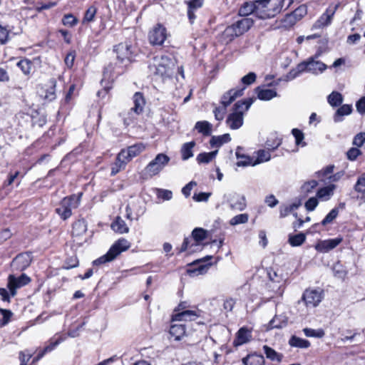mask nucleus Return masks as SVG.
Instances as JSON below:
<instances>
[{
	"label": "nucleus",
	"mask_w": 365,
	"mask_h": 365,
	"mask_svg": "<svg viewBox=\"0 0 365 365\" xmlns=\"http://www.w3.org/2000/svg\"><path fill=\"white\" fill-rule=\"evenodd\" d=\"M113 51L116 54V62L112 70L117 74L123 73L125 68L135 61V58L138 54V47L128 41L115 46Z\"/></svg>",
	"instance_id": "1"
},
{
	"label": "nucleus",
	"mask_w": 365,
	"mask_h": 365,
	"mask_svg": "<svg viewBox=\"0 0 365 365\" xmlns=\"http://www.w3.org/2000/svg\"><path fill=\"white\" fill-rule=\"evenodd\" d=\"M175 61L168 56H155L148 65L149 72L163 81L170 78L173 74Z\"/></svg>",
	"instance_id": "2"
},
{
	"label": "nucleus",
	"mask_w": 365,
	"mask_h": 365,
	"mask_svg": "<svg viewBox=\"0 0 365 365\" xmlns=\"http://www.w3.org/2000/svg\"><path fill=\"white\" fill-rule=\"evenodd\" d=\"M318 56H311L306 61H304L297 65L292 68L287 76V80H293L298 77L302 73H310L314 75H318L323 73L327 68V66L317 60Z\"/></svg>",
	"instance_id": "3"
},
{
	"label": "nucleus",
	"mask_w": 365,
	"mask_h": 365,
	"mask_svg": "<svg viewBox=\"0 0 365 365\" xmlns=\"http://www.w3.org/2000/svg\"><path fill=\"white\" fill-rule=\"evenodd\" d=\"M253 102V98H250L239 101L234 104L233 110L226 120V123L230 128L236 130L242 125L244 114L249 110Z\"/></svg>",
	"instance_id": "4"
},
{
	"label": "nucleus",
	"mask_w": 365,
	"mask_h": 365,
	"mask_svg": "<svg viewBox=\"0 0 365 365\" xmlns=\"http://www.w3.org/2000/svg\"><path fill=\"white\" fill-rule=\"evenodd\" d=\"M285 0H257V17L265 19L274 17L279 14ZM289 1L291 0H289Z\"/></svg>",
	"instance_id": "5"
},
{
	"label": "nucleus",
	"mask_w": 365,
	"mask_h": 365,
	"mask_svg": "<svg viewBox=\"0 0 365 365\" xmlns=\"http://www.w3.org/2000/svg\"><path fill=\"white\" fill-rule=\"evenodd\" d=\"M130 247V242L126 239L121 237L115 241L104 255L93 261L94 265L104 264L114 260L122 252Z\"/></svg>",
	"instance_id": "6"
},
{
	"label": "nucleus",
	"mask_w": 365,
	"mask_h": 365,
	"mask_svg": "<svg viewBox=\"0 0 365 365\" xmlns=\"http://www.w3.org/2000/svg\"><path fill=\"white\" fill-rule=\"evenodd\" d=\"M170 160V158L167 155L164 153L158 154L144 168L143 175L148 178L158 175L169 163Z\"/></svg>",
	"instance_id": "7"
},
{
	"label": "nucleus",
	"mask_w": 365,
	"mask_h": 365,
	"mask_svg": "<svg viewBox=\"0 0 365 365\" xmlns=\"http://www.w3.org/2000/svg\"><path fill=\"white\" fill-rule=\"evenodd\" d=\"M80 203V196L72 195L64 197L58 207L56 208V212L63 220L69 218L72 215V209L78 207Z\"/></svg>",
	"instance_id": "8"
},
{
	"label": "nucleus",
	"mask_w": 365,
	"mask_h": 365,
	"mask_svg": "<svg viewBox=\"0 0 365 365\" xmlns=\"http://www.w3.org/2000/svg\"><path fill=\"white\" fill-rule=\"evenodd\" d=\"M253 24V21L250 18H242L230 26H227L225 31L227 36L237 37L243 34Z\"/></svg>",
	"instance_id": "9"
},
{
	"label": "nucleus",
	"mask_w": 365,
	"mask_h": 365,
	"mask_svg": "<svg viewBox=\"0 0 365 365\" xmlns=\"http://www.w3.org/2000/svg\"><path fill=\"white\" fill-rule=\"evenodd\" d=\"M30 281L31 279L25 274H21L17 277L10 274L8 277L7 283V288L9 290L10 294L14 297L16 294V289L28 284Z\"/></svg>",
	"instance_id": "10"
},
{
	"label": "nucleus",
	"mask_w": 365,
	"mask_h": 365,
	"mask_svg": "<svg viewBox=\"0 0 365 365\" xmlns=\"http://www.w3.org/2000/svg\"><path fill=\"white\" fill-rule=\"evenodd\" d=\"M323 297L322 290L307 289L304 292L302 299L307 307H316L322 302Z\"/></svg>",
	"instance_id": "11"
},
{
	"label": "nucleus",
	"mask_w": 365,
	"mask_h": 365,
	"mask_svg": "<svg viewBox=\"0 0 365 365\" xmlns=\"http://www.w3.org/2000/svg\"><path fill=\"white\" fill-rule=\"evenodd\" d=\"M167 38V31L165 27L158 24L150 31L148 34L149 42L152 45H162Z\"/></svg>",
	"instance_id": "12"
},
{
	"label": "nucleus",
	"mask_w": 365,
	"mask_h": 365,
	"mask_svg": "<svg viewBox=\"0 0 365 365\" xmlns=\"http://www.w3.org/2000/svg\"><path fill=\"white\" fill-rule=\"evenodd\" d=\"M232 210L242 211L246 207V200L244 195L232 192L224 195Z\"/></svg>",
	"instance_id": "13"
},
{
	"label": "nucleus",
	"mask_w": 365,
	"mask_h": 365,
	"mask_svg": "<svg viewBox=\"0 0 365 365\" xmlns=\"http://www.w3.org/2000/svg\"><path fill=\"white\" fill-rule=\"evenodd\" d=\"M337 8L338 5H336L333 9L328 8L313 24L312 29H320L330 25Z\"/></svg>",
	"instance_id": "14"
},
{
	"label": "nucleus",
	"mask_w": 365,
	"mask_h": 365,
	"mask_svg": "<svg viewBox=\"0 0 365 365\" xmlns=\"http://www.w3.org/2000/svg\"><path fill=\"white\" fill-rule=\"evenodd\" d=\"M31 259L30 253H21L12 260L11 267L15 270L23 271L30 265Z\"/></svg>",
	"instance_id": "15"
},
{
	"label": "nucleus",
	"mask_w": 365,
	"mask_h": 365,
	"mask_svg": "<svg viewBox=\"0 0 365 365\" xmlns=\"http://www.w3.org/2000/svg\"><path fill=\"white\" fill-rule=\"evenodd\" d=\"M245 87L241 88H232L225 93L221 97L220 105L228 107L237 97L243 95Z\"/></svg>",
	"instance_id": "16"
},
{
	"label": "nucleus",
	"mask_w": 365,
	"mask_h": 365,
	"mask_svg": "<svg viewBox=\"0 0 365 365\" xmlns=\"http://www.w3.org/2000/svg\"><path fill=\"white\" fill-rule=\"evenodd\" d=\"M342 241L341 237L323 240L319 242L315 248L317 251L327 252L337 247Z\"/></svg>",
	"instance_id": "17"
},
{
	"label": "nucleus",
	"mask_w": 365,
	"mask_h": 365,
	"mask_svg": "<svg viewBox=\"0 0 365 365\" xmlns=\"http://www.w3.org/2000/svg\"><path fill=\"white\" fill-rule=\"evenodd\" d=\"M198 315L195 311L185 310L177 312L172 316V322L192 321L197 318Z\"/></svg>",
	"instance_id": "18"
},
{
	"label": "nucleus",
	"mask_w": 365,
	"mask_h": 365,
	"mask_svg": "<svg viewBox=\"0 0 365 365\" xmlns=\"http://www.w3.org/2000/svg\"><path fill=\"white\" fill-rule=\"evenodd\" d=\"M251 331L247 327H242L237 332L236 338L233 341V344L235 346L242 345L250 341L251 340Z\"/></svg>",
	"instance_id": "19"
},
{
	"label": "nucleus",
	"mask_w": 365,
	"mask_h": 365,
	"mask_svg": "<svg viewBox=\"0 0 365 365\" xmlns=\"http://www.w3.org/2000/svg\"><path fill=\"white\" fill-rule=\"evenodd\" d=\"M242 361L243 365H264L265 364L264 356L256 353L247 354Z\"/></svg>",
	"instance_id": "20"
},
{
	"label": "nucleus",
	"mask_w": 365,
	"mask_h": 365,
	"mask_svg": "<svg viewBox=\"0 0 365 365\" xmlns=\"http://www.w3.org/2000/svg\"><path fill=\"white\" fill-rule=\"evenodd\" d=\"M257 0H255L252 2H246L240 7L239 10V15L241 16H246L254 14L257 16Z\"/></svg>",
	"instance_id": "21"
},
{
	"label": "nucleus",
	"mask_w": 365,
	"mask_h": 365,
	"mask_svg": "<svg viewBox=\"0 0 365 365\" xmlns=\"http://www.w3.org/2000/svg\"><path fill=\"white\" fill-rule=\"evenodd\" d=\"M262 349L266 358L272 361L280 363L284 358V355L282 353L276 351L274 349L267 345H264Z\"/></svg>",
	"instance_id": "22"
},
{
	"label": "nucleus",
	"mask_w": 365,
	"mask_h": 365,
	"mask_svg": "<svg viewBox=\"0 0 365 365\" xmlns=\"http://www.w3.org/2000/svg\"><path fill=\"white\" fill-rule=\"evenodd\" d=\"M133 100L134 106L131 108L130 111H134L136 114L141 113L145 104L143 94L140 92L135 93L133 96Z\"/></svg>",
	"instance_id": "23"
},
{
	"label": "nucleus",
	"mask_w": 365,
	"mask_h": 365,
	"mask_svg": "<svg viewBox=\"0 0 365 365\" xmlns=\"http://www.w3.org/2000/svg\"><path fill=\"white\" fill-rule=\"evenodd\" d=\"M173 323L170 328V334L175 338V340H180L185 334V325L184 324Z\"/></svg>",
	"instance_id": "24"
},
{
	"label": "nucleus",
	"mask_w": 365,
	"mask_h": 365,
	"mask_svg": "<svg viewBox=\"0 0 365 365\" xmlns=\"http://www.w3.org/2000/svg\"><path fill=\"white\" fill-rule=\"evenodd\" d=\"M255 91L258 98L262 101H269L277 96L276 91L273 89L257 87L255 88Z\"/></svg>",
	"instance_id": "25"
},
{
	"label": "nucleus",
	"mask_w": 365,
	"mask_h": 365,
	"mask_svg": "<svg viewBox=\"0 0 365 365\" xmlns=\"http://www.w3.org/2000/svg\"><path fill=\"white\" fill-rule=\"evenodd\" d=\"M288 344L292 347L299 349H307L311 346V343L307 340L293 335L289 339Z\"/></svg>",
	"instance_id": "26"
},
{
	"label": "nucleus",
	"mask_w": 365,
	"mask_h": 365,
	"mask_svg": "<svg viewBox=\"0 0 365 365\" xmlns=\"http://www.w3.org/2000/svg\"><path fill=\"white\" fill-rule=\"evenodd\" d=\"M352 112V106L349 104H344L340 106L334 115V120L336 123L343 120V116L348 115Z\"/></svg>",
	"instance_id": "27"
},
{
	"label": "nucleus",
	"mask_w": 365,
	"mask_h": 365,
	"mask_svg": "<svg viewBox=\"0 0 365 365\" xmlns=\"http://www.w3.org/2000/svg\"><path fill=\"white\" fill-rule=\"evenodd\" d=\"M335 188L336 185L333 184L322 187L317 191V196L322 200H328L334 195Z\"/></svg>",
	"instance_id": "28"
},
{
	"label": "nucleus",
	"mask_w": 365,
	"mask_h": 365,
	"mask_svg": "<svg viewBox=\"0 0 365 365\" xmlns=\"http://www.w3.org/2000/svg\"><path fill=\"white\" fill-rule=\"evenodd\" d=\"M192 237L195 242L191 244V247H198L199 242L206 239L207 231L200 227L195 228L192 232Z\"/></svg>",
	"instance_id": "29"
},
{
	"label": "nucleus",
	"mask_w": 365,
	"mask_h": 365,
	"mask_svg": "<svg viewBox=\"0 0 365 365\" xmlns=\"http://www.w3.org/2000/svg\"><path fill=\"white\" fill-rule=\"evenodd\" d=\"M195 146V141L184 143L180 149L181 158L182 160H187L193 156V148Z\"/></svg>",
	"instance_id": "30"
},
{
	"label": "nucleus",
	"mask_w": 365,
	"mask_h": 365,
	"mask_svg": "<svg viewBox=\"0 0 365 365\" xmlns=\"http://www.w3.org/2000/svg\"><path fill=\"white\" fill-rule=\"evenodd\" d=\"M111 228L118 233L124 234L128 233L129 228L127 226L125 221L120 217H117L116 219L112 222Z\"/></svg>",
	"instance_id": "31"
},
{
	"label": "nucleus",
	"mask_w": 365,
	"mask_h": 365,
	"mask_svg": "<svg viewBox=\"0 0 365 365\" xmlns=\"http://www.w3.org/2000/svg\"><path fill=\"white\" fill-rule=\"evenodd\" d=\"M231 140L230 134L225 133L222 135L212 136L210 140V144L212 148H219L223 144L227 143Z\"/></svg>",
	"instance_id": "32"
},
{
	"label": "nucleus",
	"mask_w": 365,
	"mask_h": 365,
	"mask_svg": "<svg viewBox=\"0 0 365 365\" xmlns=\"http://www.w3.org/2000/svg\"><path fill=\"white\" fill-rule=\"evenodd\" d=\"M87 231V223L84 220H79L73 225L72 235L81 236Z\"/></svg>",
	"instance_id": "33"
},
{
	"label": "nucleus",
	"mask_w": 365,
	"mask_h": 365,
	"mask_svg": "<svg viewBox=\"0 0 365 365\" xmlns=\"http://www.w3.org/2000/svg\"><path fill=\"white\" fill-rule=\"evenodd\" d=\"M56 80L55 78H51L46 89V93L44 96V98L48 100V101H51L54 100L56 97Z\"/></svg>",
	"instance_id": "34"
},
{
	"label": "nucleus",
	"mask_w": 365,
	"mask_h": 365,
	"mask_svg": "<svg viewBox=\"0 0 365 365\" xmlns=\"http://www.w3.org/2000/svg\"><path fill=\"white\" fill-rule=\"evenodd\" d=\"M287 324V318L284 316H275L269 324L270 329H282Z\"/></svg>",
	"instance_id": "35"
},
{
	"label": "nucleus",
	"mask_w": 365,
	"mask_h": 365,
	"mask_svg": "<svg viewBox=\"0 0 365 365\" xmlns=\"http://www.w3.org/2000/svg\"><path fill=\"white\" fill-rule=\"evenodd\" d=\"M217 150L210 153H202L197 155L196 160L199 164H207L211 162L217 155Z\"/></svg>",
	"instance_id": "36"
},
{
	"label": "nucleus",
	"mask_w": 365,
	"mask_h": 365,
	"mask_svg": "<svg viewBox=\"0 0 365 365\" xmlns=\"http://www.w3.org/2000/svg\"><path fill=\"white\" fill-rule=\"evenodd\" d=\"M327 101L332 107H337L342 103L343 96L340 93L333 91L328 96Z\"/></svg>",
	"instance_id": "37"
},
{
	"label": "nucleus",
	"mask_w": 365,
	"mask_h": 365,
	"mask_svg": "<svg viewBox=\"0 0 365 365\" xmlns=\"http://www.w3.org/2000/svg\"><path fill=\"white\" fill-rule=\"evenodd\" d=\"M145 149V145L142 143H139L129 146L126 151L128 154V156L133 158L140 154Z\"/></svg>",
	"instance_id": "38"
},
{
	"label": "nucleus",
	"mask_w": 365,
	"mask_h": 365,
	"mask_svg": "<svg viewBox=\"0 0 365 365\" xmlns=\"http://www.w3.org/2000/svg\"><path fill=\"white\" fill-rule=\"evenodd\" d=\"M195 128L204 135H210L211 133L212 125L207 121H198L196 123Z\"/></svg>",
	"instance_id": "39"
},
{
	"label": "nucleus",
	"mask_w": 365,
	"mask_h": 365,
	"mask_svg": "<svg viewBox=\"0 0 365 365\" xmlns=\"http://www.w3.org/2000/svg\"><path fill=\"white\" fill-rule=\"evenodd\" d=\"M282 143V138L276 135H272L265 142V145L268 150H274L279 147Z\"/></svg>",
	"instance_id": "40"
},
{
	"label": "nucleus",
	"mask_w": 365,
	"mask_h": 365,
	"mask_svg": "<svg viewBox=\"0 0 365 365\" xmlns=\"http://www.w3.org/2000/svg\"><path fill=\"white\" fill-rule=\"evenodd\" d=\"M66 337L63 336H55L50 339L48 345L44 347V352H51L53 351L59 344L65 340Z\"/></svg>",
	"instance_id": "41"
},
{
	"label": "nucleus",
	"mask_w": 365,
	"mask_h": 365,
	"mask_svg": "<svg viewBox=\"0 0 365 365\" xmlns=\"http://www.w3.org/2000/svg\"><path fill=\"white\" fill-rule=\"evenodd\" d=\"M271 150H259L257 152V160L256 162L253 165L262 163L264 162H267L271 159Z\"/></svg>",
	"instance_id": "42"
},
{
	"label": "nucleus",
	"mask_w": 365,
	"mask_h": 365,
	"mask_svg": "<svg viewBox=\"0 0 365 365\" xmlns=\"http://www.w3.org/2000/svg\"><path fill=\"white\" fill-rule=\"evenodd\" d=\"M303 332L307 337L322 338L325 332L322 329H314L311 328L303 329Z\"/></svg>",
	"instance_id": "43"
},
{
	"label": "nucleus",
	"mask_w": 365,
	"mask_h": 365,
	"mask_svg": "<svg viewBox=\"0 0 365 365\" xmlns=\"http://www.w3.org/2000/svg\"><path fill=\"white\" fill-rule=\"evenodd\" d=\"M1 317L0 318V327H4L11 322L13 313L11 310L0 308Z\"/></svg>",
	"instance_id": "44"
},
{
	"label": "nucleus",
	"mask_w": 365,
	"mask_h": 365,
	"mask_svg": "<svg viewBox=\"0 0 365 365\" xmlns=\"http://www.w3.org/2000/svg\"><path fill=\"white\" fill-rule=\"evenodd\" d=\"M306 240V236L303 233H299L295 235H290L289 242L292 247L300 246Z\"/></svg>",
	"instance_id": "45"
},
{
	"label": "nucleus",
	"mask_w": 365,
	"mask_h": 365,
	"mask_svg": "<svg viewBox=\"0 0 365 365\" xmlns=\"http://www.w3.org/2000/svg\"><path fill=\"white\" fill-rule=\"evenodd\" d=\"M133 158L128 156L126 150L123 149L117 155L116 162L120 164V167H125Z\"/></svg>",
	"instance_id": "46"
},
{
	"label": "nucleus",
	"mask_w": 365,
	"mask_h": 365,
	"mask_svg": "<svg viewBox=\"0 0 365 365\" xmlns=\"http://www.w3.org/2000/svg\"><path fill=\"white\" fill-rule=\"evenodd\" d=\"M133 158L128 156L126 150L123 149L117 155L116 162L120 164V167H125Z\"/></svg>",
	"instance_id": "47"
},
{
	"label": "nucleus",
	"mask_w": 365,
	"mask_h": 365,
	"mask_svg": "<svg viewBox=\"0 0 365 365\" xmlns=\"http://www.w3.org/2000/svg\"><path fill=\"white\" fill-rule=\"evenodd\" d=\"M210 265L211 264H200L197 267L189 269L187 272L191 276L204 274L207 272Z\"/></svg>",
	"instance_id": "48"
},
{
	"label": "nucleus",
	"mask_w": 365,
	"mask_h": 365,
	"mask_svg": "<svg viewBox=\"0 0 365 365\" xmlns=\"http://www.w3.org/2000/svg\"><path fill=\"white\" fill-rule=\"evenodd\" d=\"M17 66L22 71L25 75H29L32 68V63L28 59L20 60L17 63Z\"/></svg>",
	"instance_id": "49"
},
{
	"label": "nucleus",
	"mask_w": 365,
	"mask_h": 365,
	"mask_svg": "<svg viewBox=\"0 0 365 365\" xmlns=\"http://www.w3.org/2000/svg\"><path fill=\"white\" fill-rule=\"evenodd\" d=\"M249 219V215L247 213L240 214L235 217H233L230 221V224L231 225H237L240 224H245L247 222Z\"/></svg>",
	"instance_id": "50"
},
{
	"label": "nucleus",
	"mask_w": 365,
	"mask_h": 365,
	"mask_svg": "<svg viewBox=\"0 0 365 365\" xmlns=\"http://www.w3.org/2000/svg\"><path fill=\"white\" fill-rule=\"evenodd\" d=\"M354 190L357 192L362 193L364 197H365V173L358 178L354 185Z\"/></svg>",
	"instance_id": "51"
},
{
	"label": "nucleus",
	"mask_w": 365,
	"mask_h": 365,
	"mask_svg": "<svg viewBox=\"0 0 365 365\" xmlns=\"http://www.w3.org/2000/svg\"><path fill=\"white\" fill-rule=\"evenodd\" d=\"M96 12H97V9L95 6H90L86 10V11L85 13V15H84V17L83 19V23H86V22L88 23V22L93 21L94 20Z\"/></svg>",
	"instance_id": "52"
},
{
	"label": "nucleus",
	"mask_w": 365,
	"mask_h": 365,
	"mask_svg": "<svg viewBox=\"0 0 365 365\" xmlns=\"http://www.w3.org/2000/svg\"><path fill=\"white\" fill-rule=\"evenodd\" d=\"M339 215V208L334 207L333 208L324 218L322 221V225H326L329 223H331Z\"/></svg>",
	"instance_id": "53"
},
{
	"label": "nucleus",
	"mask_w": 365,
	"mask_h": 365,
	"mask_svg": "<svg viewBox=\"0 0 365 365\" xmlns=\"http://www.w3.org/2000/svg\"><path fill=\"white\" fill-rule=\"evenodd\" d=\"M156 195L158 198L163 200H170L173 197V192L169 190L158 188L156 189Z\"/></svg>",
	"instance_id": "54"
},
{
	"label": "nucleus",
	"mask_w": 365,
	"mask_h": 365,
	"mask_svg": "<svg viewBox=\"0 0 365 365\" xmlns=\"http://www.w3.org/2000/svg\"><path fill=\"white\" fill-rule=\"evenodd\" d=\"M318 185V182L315 180H312L304 183L302 186V192L304 194L311 192Z\"/></svg>",
	"instance_id": "55"
},
{
	"label": "nucleus",
	"mask_w": 365,
	"mask_h": 365,
	"mask_svg": "<svg viewBox=\"0 0 365 365\" xmlns=\"http://www.w3.org/2000/svg\"><path fill=\"white\" fill-rule=\"evenodd\" d=\"M226 112L227 107L222 105L215 107L213 110L215 119L219 121H221L224 119Z\"/></svg>",
	"instance_id": "56"
},
{
	"label": "nucleus",
	"mask_w": 365,
	"mask_h": 365,
	"mask_svg": "<svg viewBox=\"0 0 365 365\" xmlns=\"http://www.w3.org/2000/svg\"><path fill=\"white\" fill-rule=\"evenodd\" d=\"M292 133L295 138V142L297 145H302V146H305L306 143H303L302 140H304V135L302 131L297 128H293L292 130Z\"/></svg>",
	"instance_id": "57"
},
{
	"label": "nucleus",
	"mask_w": 365,
	"mask_h": 365,
	"mask_svg": "<svg viewBox=\"0 0 365 365\" xmlns=\"http://www.w3.org/2000/svg\"><path fill=\"white\" fill-rule=\"evenodd\" d=\"M257 76L254 72H250L241 78V82L245 86H250L256 81Z\"/></svg>",
	"instance_id": "58"
},
{
	"label": "nucleus",
	"mask_w": 365,
	"mask_h": 365,
	"mask_svg": "<svg viewBox=\"0 0 365 365\" xmlns=\"http://www.w3.org/2000/svg\"><path fill=\"white\" fill-rule=\"evenodd\" d=\"M296 19L299 21L307 13V6L305 5H301L297 8L293 12H292Z\"/></svg>",
	"instance_id": "59"
},
{
	"label": "nucleus",
	"mask_w": 365,
	"mask_h": 365,
	"mask_svg": "<svg viewBox=\"0 0 365 365\" xmlns=\"http://www.w3.org/2000/svg\"><path fill=\"white\" fill-rule=\"evenodd\" d=\"M211 195V192L195 193L192 196V199L195 202H207Z\"/></svg>",
	"instance_id": "60"
},
{
	"label": "nucleus",
	"mask_w": 365,
	"mask_h": 365,
	"mask_svg": "<svg viewBox=\"0 0 365 365\" xmlns=\"http://www.w3.org/2000/svg\"><path fill=\"white\" fill-rule=\"evenodd\" d=\"M298 20L294 16L292 13L288 14L282 20V23L284 26H292L296 24Z\"/></svg>",
	"instance_id": "61"
},
{
	"label": "nucleus",
	"mask_w": 365,
	"mask_h": 365,
	"mask_svg": "<svg viewBox=\"0 0 365 365\" xmlns=\"http://www.w3.org/2000/svg\"><path fill=\"white\" fill-rule=\"evenodd\" d=\"M237 158L239 160L237 163V166H247L250 165V159L244 155H240L238 151L236 152Z\"/></svg>",
	"instance_id": "62"
},
{
	"label": "nucleus",
	"mask_w": 365,
	"mask_h": 365,
	"mask_svg": "<svg viewBox=\"0 0 365 365\" xmlns=\"http://www.w3.org/2000/svg\"><path fill=\"white\" fill-rule=\"evenodd\" d=\"M62 22L65 26H73L77 24V19L73 15L69 14L63 16Z\"/></svg>",
	"instance_id": "63"
},
{
	"label": "nucleus",
	"mask_w": 365,
	"mask_h": 365,
	"mask_svg": "<svg viewBox=\"0 0 365 365\" xmlns=\"http://www.w3.org/2000/svg\"><path fill=\"white\" fill-rule=\"evenodd\" d=\"M365 142V133H359L355 135L353 140V145L359 148L363 145Z\"/></svg>",
	"instance_id": "64"
}]
</instances>
